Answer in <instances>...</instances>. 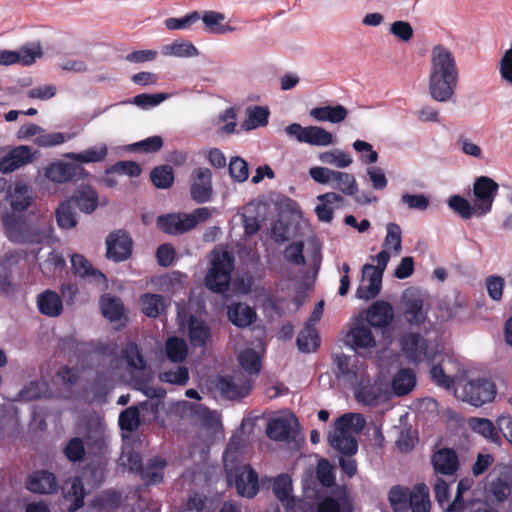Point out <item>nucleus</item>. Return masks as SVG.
<instances>
[{
  "label": "nucleus",
  "mask_w": 512,
  "mask_h": 512,
  "mask_svg": "<svg viewBox=\"0 0 512 512\" xmlns=\"http://www.w3.org/2000/svg\"><path fill=\"white\" fill-rule=\"evenodd\" d=\"M105 425L97 421L89 427L86 440L87 445L95 452H101L105 446Z\"/></svg>",
  "instance_id": "4d7b16f0"
},
{
  "label": "nucleus",
  "mask_w": 512,
  "mask_h": 512,
  "mask_svg": "<svg viewBox=\"0 0 512 512\" xmlns=\"http://www.w3.org/2000/svg\"><path fill=\"white\" fill-rule=\"evenodd\" d=\"M317 200L320 202L315 207V213L318 219L322 222L329 223L333 219V205L335 207H341L344 203V198L338 193L328 192L317 196Z\"/></svg>",
  "instance_id": "393cba45"
},
{
  "label": "nucleus",
  "mask_w": 512,
  "mask_h": 512,
  "mask_svg": "<svg viewBox=\"0 0 512 512\" xmlns=\"http://www.w3.org/2000/svg\"><path fill=\"white\" fill-rule=\"evenodd\" d=\"M225 467L228 482L234 484L238 494L248 498L257 494L259 489L258 475L249 465L237 467L234 471L228 469L227 465Z\"/></svg>",
  "instance_id": "6e6552de"
},
{
  "label": "nucleus",
  "mask_w": 512,
  "mask_h": 512,
  "mask_svg": "<svg viewBox=\"0 0 512 512\" xmlns=\"http://www.w3.org/2000/svg\"><path fill=\"white\" fill-rule=\"evenodd\" d=\"M85 175V169L81 165L63 160L53 161L44 169V176L56 184H64L75 178H84Z\"/></svg>",
  "instance_id": "1a4fd4ad"
},
{
  "label": "nucleus",
  "mask_w": 512,
  "mask_h": 512,
  "mask_svg": "<svg viewBox=\"0 0 512 512\" xmlns=\"http://www.w3.org/2000/svg\"><path fill=\"white\" fill-rule=\"evenodd\" d=\"M108 154V147L104 143L92 146L82 152H68L64 157L81 164L98 163L103 161Z\"/></svg>",
  "instance_id": "2f4dec72"
},
{
  "label": "nucleus",
  "mask_w": 512,
  "mask_h": 512,
  "mask_svg": "<svg viewBox=\"0 0 512 512\" xmlns=\"http://www.w3.org/2000/svg\"><path fill=\"white\" fill-rule=\"evenodd\" d=\"M140 305L146 316L156 318L165 308V298L159 294L145 293L140 297Z\"/></svg>",
  "instance_id": "79ce46f5"
},
{
  "label": "nucleus",
  "mask_w": 512,
  "mask_h": 512,
  "mask_svg": "<svg viewBox=\"0 0 512 512\" xmlns=\"http://www.w3.org/2000/svg\"><path fill=\"white\" fill-rule=\"evenodd\" d=\"M238 360L242 369L250 374L256 375L261 369V359L259 354L253 349H245L240 352Z\"/></svg>",
  "instance_id": "6e6d98bb"
},
{
  "label": "nucleus",
  "mask_w": 512,
  "mask_h": 512,
  "mask_svg": "<svg viewBox=\"0 0 512 512\" xmlns=\"http://www.w3.org/2000/svg\"><path fill=\"white\" fill-rule=\"evenodd\" d=\"M234 269V257L228 251L212 252L211 268L205 277L206 287L216 293L228 290L231 272Z\"/></svg>",
  "instance_id": "7ed1b4c3"
},
{
  "label": "nucleus",
  "mask_w": 512,
  "mask_h": 512,
  "mask_svg": "<svg viewBox=\"0 0 512 512\" xmlns=\"http://www.w3.org/2000/svg\"><path fill=\"white\" fill-rule=\"evenodd\" d=\"M402 314L405 321L420 327L428 319V307L424 304V297L417 289H407L402 296Z\"/></svg>",
  "instance_id": "423d86ee"
},
{
  "label": "nucleus",
  "mask_w": 512,
  "mask_h": 512,
  "mask_svg": "<svg viewBox=\"0 0 512 512\" xmlns=\"http://www.w3.org/2000/svg\"><path fill=\"white\" fill-rule=\"evenodd\" d=\"M37 307L45 316L58 317L63 312V301L60 295L48 289L37 296Z\"/></svg>",
  "instance_id": "a878e982"
},
{
  "label": "nucleus",
  "mask_w": 512,
  "mask_h": 512,
  "mask_svg": "<svg viewBox=\"0 0 512 512\" xmlns=\"http://www.w3.org/2000/svg\"><path fill=\"white\" fill-rule=\"evenodd\" d=\"M32 148L26 145H19L10 149L0 158V172L11 173L29 163L34 159Z\"/></svg>",
  "instance_id": "dca6fc26"
},
{
  "label": "nucleus",
  "mask_w": 512,
  "mask_h": 512,
  "mask_svg": "<svg viewBox=\"0 0 512 512\" xmlns=\"http://www.w3.org/2000/svg\"><path fill=\"white\" fill-rule=\"evenodd\" d=\"M56 221L60 228L71 229L77 225L73 201L67 200L59 204L55 211Z\"/></svg>",
  "instance_id": "a18cd8bd"
},
{
  "label": "nucleus",
  "mask_w": 512,
  "mask_h": 512,
  "mask_svg": "<svg viewBox=\"0 0 512 512\" xmlns=\"http://www.w3.org/2000/svg\"><path fill=\"white\" fill-rule=\"evenodd\" d=\"M150 178L157 188L167 189L174 182L173 169L168 165L158 166L151 171Z\"/></svg>",
  "instance_id": "13d9d810"
},
{
  "label": "nucleus",
  "mask_w": 512,
  "mask_h": 512,
  "mask_svg": "<svg viewBox=\"0 0 512 512\" xmlns=\"http://www.w3.org/2000/svg\"><path fill=\"white\" fill-rule=\"evenodd\" d=\"M247 119L242 123L245 130H252L266 126L268 123L269 111L262 106H253L247 109Z\"/></svg>",
  "instance_id": "09e8293b"
},
{
  "label": "nucleus",
  "mask_w": 512,
  "mask_h": 512,
  "mask_svg": "<svg viewBox=\"0 0 512 512\" xmlns=\"http://www.w3.org/2000/svg\"><path fill=\"white\" fill-rule=\"evenodd\" d=\"M161 53L164 56L189 58L199 54L197 48L190 42L184 40H176L170 44L162 46Z\"/></svg>",
  "instance_id": "ea45409f"
},
{
  "label": "nucleus",
  "mask_w": 512,
  "mask_h": 512,
  "mask_svg": "<svg viewBox=\"0 0 512 512\" xmlns=\"http://www.w3.org/2000/svg\"><path fill=\"white\" fill-rule=\"evenodd\" d=\"M416 385V375L410 368L400 369L392 378L391 389L396 396L409 394Z\"/></svg>",
  "instance_id": "473e14b6"
},
{
  "label": "nucleus",
  "mask_w": 512,
  "mask_h": 512,
  "mask_svg": "<svg viewBox=\"0 0 512 512\" xmlns=\"http://www.w3.org/2000/svg\"><path fill=\"white\" fill-rule=\"evenodd\" d=\"M166 465L167 461L164 458L160 456L152 457L141 469V479L146 485L161 483L164 479V468Z\"/></svg>",
  "instance_id": "c85d7f7f"
},
{
  "label": "nucleus",
  "mask_w": 512,
  "mask_h": 512,
  "mask_svg": "<svg viewBox=\"0 0 512 512\" xmlns=\"http://www.w3.org/2000/svg\"><path fill=\"white\" fill-rule=\"evenodd\" d=\"M214 385L221 396L229 400L243 398L251 389L250 381L240 376H218L214 380Z\"/></svg>",
  "instance_id": "4468645a"
},
{
  "label": "nucleus",
  "mask_w": 512,
  "mask_h": 512,
  "mask_svg": "<svg viewBox=\"0 0 512 512\" xmlns=\"http://www.w3.org/2000/svg\"><path fill=\"white\" fill-rule=\"evenodd\" d=\"M352 506L347 497L327 496L317 504V512H351Z\"/></svg>",
  "instance_id": "5fc2aeb1"
},
{
  "label": "nucleus",
  "mask_w": 512,
  "mask_h": 512,
  "mask_svg": "<svg viewBox=\"0 0 512 512\" xmlns=\"http://www.w3.org/2000/svg\"><path fill=\"white\" fill-rule=\"evenodd\" d=\"M489 492L500 502L508 498L512 493V468H505L490 482Z\"/></svg>",
  "instance_id": "7c9ffc66"
},
{
  "label": "nucleus",
  "mask_w": 512,
  "mask_h": 512,
  "mask_svg": "<svg viewBox=\"0 0 512 512\" xmlns=\"http://www.w3.org/2000/svg\"><path fill=\"white\" fill-rule=\"evenodd\" d=\"M26 489L37 494H51L58 490V482L53 473L41 470L29 475Z\"/></svg>",
  "instance_id": "aec40b11"
},
{
  "label": "nucleus",
  "mask_w": 512,
  "mask_h": 512,
  "mask_svg": "<svg viewBox=\"0 0 512 512\" xmlns=\"http://www.w3.org/2000/svg\"><path fill=\"white\" fill-rule=\"evenodd\" d=\"M5 233L9 241L20 245H40L46 243L53 234L49 221L28 219L16 216L3 218Z\"/></svg>",
  "instance_id": "f03ea898"
},
{
  "label": "nucleus",
  "mask_w": 512,
  "mask_h": 512,
  "mask_svg": "<svg viewBox=\"0 0 512 512\" xmlns=\"http://www.w3.org/2000/svg\"><path fill=\"white\" fill-rule=\"evenodd\" d=\"M71 265L74 273L81 278L91 279L96 283H106L105 275L92 267L90 262L80 254H73L71 256Z\"/></svg>",
  "instance_id": "c756f323"
},
{
  "label": "nucleus",
  "mask_w": 512,
  "mask_h": 512,
  "mask_svg": "<svg viewBox=\"0 0 512 512\" xmlns=\"http://www.w3.org/2000/svg\"><path fill=\"white\" fill-rule=\"evenodd\" d=\"M296 342L301 352L310 353L315 351L320 344L316 328L305 324V327L298 334Z\"/></svg>",
  "instance_id": "37998d69"
},
{
  "label": "nucleus",
  "mask_w": 512,
  "mask_h": 512,
  "mask_svg": "<svg viewBox=\"0 0 512 512\" xmlns=\"http://www.w3.org/2000/svg\"><path fill=\"white\" fill-rule=\"evenodd\" d=\"M106 246L107 258L114 262H122L131 256L133 242L126 232L118 230L109 234L106 239Z\"/></svg>",
  "instance_id": "2eb2a0df"
},
{
  "label": "nucleus",
  "mask_w": 512,
  "mask_h": 512,
  "mask_svg": "<svg viewBox=\"0 0 512 512\" xmlns=\"http://www.w3.org/2000/svg\"><path fill=\"white\" fill-rule=\"evenodd\" d=\"M228 317L234 325L244 328L254 322L256 313L250 306L237 303L228 308Z\"/></svg>",
  "instance_id": "c9c22d12"
},
{
  "label": "nucleus",
  "mask_w": 512,
  "mask_h": 512,
  "mask_svg": "<svg viewBox=\"0 0 512 512\" xmlns=\"http://www.w3.org/2000/svg\"><path fill=\"white\" fill-rule=\"evenodd\" d=\"M100 308L104 317L110 321H117L122 317L123 304L117 297L103 295L100 299Z\"/></svg>",
  "instance_id": "de8ad7c7"
},
{
  "label": "nucleus",
  "mask_w": 512,
  "mask_h": 512,
  "mask_svg": "<svg viewBox=\"0 0 512 512\" xmlns=\"http://www.w3.org/2000/svg\"><path fill=\"white\" fill-rule=\"evenodd\" d=\"M357 384L355 389L356 400L364 405H377L381 396L379 389L375 385H371L369 381L365 382L363 376Z\"/></svg>",
  "instance_id": "a19ab883"
},
{
  "label": "nucleus",
  "mask_w": 512,
  "mask_h": 512,
  "mask_svg": "<svg viewBox=\"0 0 512 512\" xmlns=\"http://www.w3.org/2000/svg\"><path fill=\"white\" fill-rule=\"evenodd\" d=\"M455 480L456 478L435 477L433 485L434 496L443 511L449 502L451 493L450 488L454 484Z\"/></svg>",
  "instance_id": "8fccbe9b"
},
{
  "label": "nucleus",
  "mask_w": 512,
  "mask_h": 512,
  "mask_svg": "<svg viewBox=\"0 0 512 512\" xmlns=\"http://www.w3.org/2000/svg\"><path fill=\"white\" fill-rule=\"evenodd\" d=\"M409 503L412 512H430L429 489L424 483L414 486L410 492Z\"/></svg>",
  "instance_id": "4c0bfd02"
},
{
  "label": "nucleus",
  "mask_w": 512,
  "mask_h": 512,
  "mask_svg": "<svg viewBox=\"0 0 512 512\" xmlns=\"http://www.w3.org/2000/svg\"><path fill=\"white\" fill-rule=\"evenodd\" d=\"M393 308L385 301L374 302L367 312V321L373 327H386L393 320Z\"/></svg>",
  "instance_id": "bb28decb"
},
{
  "label": "nucleus",
  "mask_w": 512,
  "mask_h": 512,
  "mask_svg": "<svg viewBox=\"0 0 512 512\" xmlns=\"http://www.w3.org/2000/svg\"><path fill=\"white\" fill-rule=\"evenodd\" d=\"M74 206H77L84 213L93 212L98 205V194L90 186L79 189L70 199Z\"/></svg>",
  "instance_id": "e433bc0d"
},
{
  "label": "nucleus",
  "mask_w": 512,
  "mask_h": 512,
  "mask_svg": "<svg viewBox=\"0 0 512 512\" xmlns=\"http://www.w3.org/2000/svg\"><path fill=\"white\" fill-rule=\"evenodd\" d=\"M435 477L456 478L459 469L457 453L450 448L437 450L431 458Z\"/></svg>",
  "instance_id": "ddd939ff"
},
{
  "label": "nucleus",
  "mask_w": 512,
  "mask_h": 512,
  "mask_svg": "<svg viewBox=\"0 0 512 512\" xmlns=\"http://www.w3.org/2000/svg\"><path fill=\"white\" fill-rule=\"evenodd\" d=\"M382 278V272L374 265H363L361 283L356 290L357 298L367 301L378 296L382 287Z\"/></svg>",
  "instance_id": "f8f14e48"
},
{
  "label": "nucleus",
  "mask_w": 512,
  "mask_h": 512,
  "mask_svg": "<svg viewBox=\"0 0 512 512\" xmlns=\"http://www.w3.org/2000/svg\"><path fill=\"white\" fill-rule=\"evenodd\" d=\"M334 363L337 367V371L335 372L337 378L343 379L348 383L356 384L363 376V372L356 358L352 359L350 356L343 353L336 354L334 356Z\"/></svg>",
  "instance_id": "412c9836"
},
{
  "label": "nucleus",
  "mask_w": 512,
  "mask_h": 512,
  "mask_svg": "<svg viewBox=\"0 0 512 512\" xmlns=\"http://www.w3.org/2000/svg\"><path fill=\"white\" fill-rule=\"evenodd\" d=\"M401 352L406 360L418 365L422 362H432L436 351L429 347V342L419 333H405L400 338Z\"/></svg>",
  "instance_id": "39448f33"
},
{
  "label": "nucleus",
  "mask_w": 512,
  "mask_h": 512,
  "mask_svg": "<svg viewBox=\"0 0 512 512\" xmlns=\"http://www.w3.org/2000/svg\"><path fill=\"white\" fill-rule=\"evenodd\" d=\"M499 185L488 176L476 178L473 184V195L475 197L476 216L481 217L488 214L497 196Z\"/></svg>",
  "instance_id": "0eeeda50"
},
{
  "label": "nucleus",
  "mask_w": 512,
  "mask_h": 512,
  "mask_svg": "<svg viewBox=\"0 0 512 512\" xmlns=\"http://www.w3.org/2000/svg\"><path fill=\"white\" fill-rule=\"evenodd\" d=\"M448 205L463 219H470L472 216H476V205L474 204V206H472L471 203L462 196H451L448 200Z\"/></svg>",
  "instance_id": "bf43d9fd"
},
{
  "label": "nucleus",
  "mask_w": 512,
  "mask_h": 512,
  "mask_svg": "<svg viewBox=\"0 0 512 512\" xmlns=\"http://www.w3.org/2000/svg\"><path fill=\"white\" fill-rule=\"evenodd\" d=\"M168 98V94L166 93H156V94H139L136 95L132 100L127 101L126 103H132L138 106L141 109H148L151 107H155L165 101Z\"/></svg>",
  "instance_id": "338daca9"
},
{
  "label": "nucleus",
  "mask_w": 512,
  "mask_h": 512,
  "mask_svg": "<svg viewBox=\"0 0 512 512\" xmlns=\"http://www.w3.org/2000/svg\"><path fill=\"white\" fill-rule=\"evenodd\" d=\"M193 219L187 213H168L157 217V227L170 235H182L192 230Z\"/></svg>",
  "instance_id": "a211bd4d"
},
{
  "label": "nucleus",
  "mask_w": 512,
  "mask_h": 512,
  "mask_svg": "<svg viewBox=\"0 0 512 512\" xmlns=\"http://www.w3.org/2000/svg\"><path fill=\"white\" fill-rule=\"evenodd\" d=\"M6 198L15 211L26 210L33 201L31 188L22 181H17L9 186Z\"/></svg>",
  "instance_id": "4be33fe9"
},
{
  "label": "nucleus",
  "mask_w": 512,
  "mask_h": 512,
  "mask_svg": "<svg viewBox=\"0 0 512 512\" xmlns=\"http://www.w3.org/2000/svg\"><path fill=\"white\" fill-rule=\"evenodd\" d=\"M297 419L293 416L276 417L269 420L266 428L267 436L275 441H287L293 433Z\"/></svg>",
  "instance_id": "b1692460"
},
{
  "label": "nucleus",
  "mask_w": 512,
  "mask_h": 512,
  "mask_svg": "<svg viewBox=\"0 0 512 512\" xmlns=\"http://www.w3.org/2000/svg\"><path fill=\"white\" fill-rule=\"evenodd\" d=\"M460 72L452 50L443 44L434 45L430 52L428 93L439 103L453 101L459 85Z\"/></svg>",
  "instance_id": "f257e3e1"
},
{
  "label": "nucleus",
  "mask_w": 512,
  "mask_h": 512,
  "mask_svg": "<svg viewBox=\"0 0 512 512\" xmlns=\"http://www.w3.org/2000/svg\"><path fill=\"white\" fill-rule=\"evenodd\" d=\"M52 396V391L44 380L30 381L18 393V398L23 401H32Z\"/></svg>",
  "instance_id": "58836bf2"
},
{
  "label": "nucleus",
  "mask_w": 512,
  "mask_h": 512,
  "mask_svg": "<svg viewBox=\"0 0 512 512\" xmlns=\"http://www.w3.org/2000/svg\"><path fill=\"white\" fill-rule=\"evenodd\" d=\"M330 446L346 456H353L357 453L358 443L355 437L344 427L335 422L334 430L328 435Z\"/></svg>",
  "instance_id": "6ab92c4d"
},
{
  "label": "nucleus",
  "mask_w": 512,
  "mask_h": 512,
  "mask_svg": "<svg viewBox=\"0 0 512 512\" xmlns=\"http://www.w3.org/2000/svg\"><path fill=\"white\" fill-rule=\"evenodd\" d=\"M119 426L122 430L133 432L140 425V413L136 406H131L119 415Z\"/></svg>",
  "instance_id": "052dcab7"
},
{
  "label": "nucleus",
  "mask_w": 512,
  "mask_h": 512,
  "mask_svg": "<svg viewBox=\"0 0 512 512\" xmlns=\"http://www.w3.org/2000/svg\"><path fill=\"white\" fill-rule=\"evenodd\" d=\"M229 174L234 181L243 183L249 176L247 162L241 157H232L229 163Z\"/></svg>",
  "instance_id": "774afa93"
},
{
  "label": "nucleus",
  "mask_w": 512,
  "mask_h": 512,
  "mask_svg": "<svg viewBox=\"0 0 512 512\" xmlns=\"http://www.w3.org/2000/svg\"><path fill=\"white\" fill-rule=\"evenodd\" d=\"M469 426L474 432L489 439L491 442H500V435L498 433V429L491 420L486 418L474 417L469 420Z\"/></svg>",
  "instance_id": "c03bdc74"
},
{
  "label": "nucleus",
  "mask_w": 512,
  "mask_h": 512,
  "mask_svg": "<svg viewBox=\"0 0 512 512\" xmlns=\"http://www.w3.org/2000/svg\"><path fill=\"white\" fill-rule=\"evenodd\" d=\"M120 360L125 364L132 379L147 375V359L142 348L134 341L129 340L125 343L121 349Z\"/></svg>",
  "instance_id": "9d476101"
},
{
  "label": "nucleus",
  "mask_w": 512,
  "mask_h": 512,
  "mask_svg": "<svg viewBox=\"0 0 512 512\" xmlns=\"http://www.w3.org/2000/svg\"><path fill=\"white\" fill-rule=\"evenodd\" d=\"M190 195L199 204L208 202L213 193L212 173L208 168L199 167L190 176Z\"/></svg>",
  "instance_id": "9b49d317"
},
{
  "label": "nucleus",
  "mask_w": 512,
  "mask_h": 512,
  "mask_svg": "<svg viewBox=\"0 0 512 512\" xmlns=\"http://www.w3.org/2000/svg\"><path fill=\"white\" fill-rule=\"evenodd\" d=\"M161 382L184 386L189 381V371L184 366L166 370L159 374Z\"/></svg>",
  "instance_id": "e2e57ef3"
},
{
  "label": "nucleus",
  "mask_w": 512,
  "mask_h": 512,
  "mask_svg": "<svg viewBox=\"0 0 512 512\" xmlns=\"http://www.w3.org/2000/svg\"><path fill=\"white\" fill-rule=\"evenodd\" d=\"M85 489L80 478H74L71 481L70 488L66 492L67 498H73V503L69 507L70 512H74L84 505Z\"/></svg>",
  "instance_id": "680f3d73"
},
{
  "label": "nucleus",
  "mask_w": 512,
  "mask_h": 512,
  "mask_svg": "<svg viewBox=\"0 0 512 512\" xmlns=\"http://www.w3.org/2000/svg\"><path fill=\"white\" fill-rule=\"evenodd\" d=\"M346 343L353 349L373 348L376 345L371 328L365 323H358L346 335Z\"/></svg>",
  "instance_id": "5701e85b"
},
{
  "label": "nucleus",
  "mask_w": 512,
  "mask_h": 512,
  "mask_svg": "<svg viewBox=\"0 0 512 512\" xmlns=\"http://www.w3.org/2000/svg\"><path fill=\"white\" fill-rule=\"evenodd\" d=\"M347 109L343 105L315 107L310 110V116L317 121H328L333 124L346 119Z\"/></svg>",
  "instance_id": "72a5a7b5"
},
{
  "label": "nucleus",
  "mask_w": 512,
  "mask_h": 512,
  "mask_svg": "<svg viewBox=\"0 0 512 512\" xmlns=\"http://www.w3.org/2000/svg\"><path fill=\"white\" fill-rule=\"evenodd\" d=\"M165 351L170 361L180 363L186 359L188 348L183 339L170 337L165 343Z\"/></svg>",
  "instance_id": "603ef678"
},
{
  "label": "nucleus",
  "mask_w": 512,
  "mask_h": 512,
  "mask_svg": "<svg viewBox=\"0 0 512 512\" xmlns=\"http://www.w3.org/2000/svg\"><path fill=\"white\" fill-rule=\"evenodd\" d=\"M318 159L323 164L332 165L339 169L349 167L353 161L348 153L339 149L322 152Z\"/></svg>",
  "instance_id": "864d4df0"
},
{
  "label": "nucleus",
  "mask_w": 512,
  "mask_h": 512,
  "mask_svg": "<svg viewBox=\"0 0 512 512\" xmlns=\"http://www.w3.org/2000/svg\"><path fill=\"white\" fill-rule=\"evenodd\" d=\"M387 234L384 240L385 249H393L395 254L399 255L402 250L401 228L396 223H389L386 227Z\"/></svg>",
  "instance_id": "69168bd1"
},
{
  "label": "nucleus",
  "mask_w": 512,
  "mask_h": 512,
  "mask_svg": "<svg viewBox=\"0 0 512 512\" xmlns=\"http://www.w3.org/2000/svg\"><path fill=\"white\" fill-rule=\"evenodd\" d=\"M332 183L344 195L353 196L358 192V184L353 174L336 170Z\"/></svg>",
  "instance_id": "49530a36"
},
{
  "label": "nucleus",
  "mask_w": 512,
  "mask_h": 512,
  "mask_svg": "<svg viewBox=\"0 0 512 512\" xmlns=\"http://www.w3.org/2000/svg\"><path fill=\"white\" fill-rule=\"evenodd\" d=\"M335 422L350 433L362 431L366 424L364 417L358 413H345L337 418Z\"/></svg>",
  "instance_id": "0e129e2a"
},
{
  "label": "nucleus",
  "mask_w": 512,
  "mask_h": 512,
  "mask_svg": "<svg viewBox=\"0 0 512 512\" xmlns=\"http://www.w3.org/2000/svg\"><path fill=\"white\" fill-rule=\"evenodd\" d=\"M200 19L204 24V30L213 35H223L228 32L235 31V28L225 23L226 16L217 11H205L200 15Z\"/></svg>",
  "instance_id": "cd10ccee"
},
{
  "label": "nucleus",
  "mask_w": 512,
  "mask_h": 512,
  "mask_svg": "<svg viewBox=\"0 0 512 512\" xmlns=\"http://www.w3.org/2000/svg\"><path fill=\"white\" fill-rule=\"evenodd\" d=\"M305 143L313 146H329L334 143L332 133L320 126H307Z\"/></svg>",
  "instance_id": "3c124183"
},
{
  "label": "nucleus",
  "mask_w": 512,
  "mask_h": 512,
  "mask_svg": "<svg viewBox=\"0 0 512 512\" xmlns=\"http://www.w3.org/2000/svg\"><path fill=\"white\" fill-rule=\"evenodd\" d=\"M42 56V49L39 44H29L23 46L18 51L2 50L0 51V65H13L20 63L24 66L33 64L36 59Z\"/></svg>",
  "instance_id": "f3484780"
},
{
  "label": "nucleus",
  "mask_w": 512,
  "mask_h": 512,
  "mask_svg": "<svg viewBox=\"0 0 512 512\" xmlns=\"http://www.w3.org/2000/svg\"><path fill=\"white\" fill-rule=\"evenodd\" d=\"M456 397L474 407L491 402L496 395V385L488 378L462 380L456 390Z\"/></svg>",
  "instance_id": "20e7f679"
},
{
  "label": "nucleus",
  "mask_w": 512,
  "mask_h": 512,
  "mask_svg": "<svg viewBox=\"0 0 512 512\" xmlns=\"http://www.w3.org/2000/svg\"><path fill=\"white\" fill-rule=\"evenodd\" d=\"M188 336L193 347L202 348L210 338V328L204 321L192 316L188 322Z\"/></svg>",
  "instance_id": "f704fd0d"
}]
</instances>
